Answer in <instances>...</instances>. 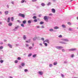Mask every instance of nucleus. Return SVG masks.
Here are the masks:
<instances>
[{
	"instance_id": "nucleus-41",
	"label": "nucleus",
	"mask_w": 78,
	"mask_h": 78,
	"mask_svg": "<svg viewBox=\"0 0 78 78\" xmlns=\"http://www.w3.org/2000/svg\"><path fill=\"white\" fill-rule=\"evenodd\" d=\"M37 0H32V2H37Z\"/></svg>"
},
{
	"instance_id": "nucleus-56",
	"label": "nucleus",
	"mask_w": 78,
	"mask_h": 78,
	"mask_svg": "<svg viewBox=\"0 0 78 78\" xmlns=\"http://www.w3.org/2000/svg\"><path fill=\"white\" fill-rule=\"evenodd\" d=\"M64 64H67V62L66 61H65L64 62Z\"/></svg>"
},
{
	"instance_id": "nucleus-24",
	"label": "nucleus",
	"mask_w": 78,
	"mask_h": 78,
	"mask_svg": "<svg viewBox=\"0 0 78 78\" xmlns=\"http://www.w3.org/2000/svg\"><path fill=\"white\" fill-rule=\"evenodd\" d=\"M37 56V54H34V55H33V58H35V57H36Z\"/></svg>"
},
{
	"instance_id": "nucleus-26",
	"label": "nucleus",
	"mask_w": 78,
	"mask_h": 78,
	"mask_svg": "<svg viewBox=\"0 0 78 78\" xmlns=\"http://www.w3.org/2000/svg\"><path fill=\"white\" fill-rule=\"evenodd\" d=\"M41 5L42 6H45V4L44 3H42L41 4Z\"/></svg>"
},
{
	"instance_id": "nucleus-21",
	"label": "nucleus",
	"mask_w": 78,
	"mask_h": 78,
	"mask_svg": "<svg viewBox=\"0 0 78 78\" xmlns=\"http://www.w3.org/2000/svg\"><path fill=\"white\" fill-rule=\"evenodd\" d=\"M57 64H58L57 62H54L53 65H54V66H56V65H57Z\"/></svg>"
},
{
	"instance_id": "nucleus-31",
	"label": "nucleus",
	"mask_w": 78,
	"mask_h": 78,
	"mask_svg": "<svg viewBox=\"0 0 78 78\" xmlns=\"http://www.w3.org/2000/svg\"><path fill=\"white\" fill-rule=\"evenodd\" d=\"M43 23H44V22L41 21L40 22V24L41 25H42Z\"/></svg>"
},
{
	"instance_id": "nucleus-2",
	"label": "nucleus",
	"mask_w": 78,
	"mask_h": 78,
	"mask_svg": "<svg viewBox=\"0 0 78 78\" xmlns=\"http://www.w3.org/2000/svg\"><path fill=\"white\" fill-rule=\"evenodd\" d=\"M61 40L63 41H64L65 42H69V40L66 38H63L61 39Z\"/></svg>"
},
{
	"instance_id": "nucleus-6",
	"label": "nucleus",
	"mask_w": 78,
	"mask_h": 78,
	"mask_svg": "<svg viewBox=\"0 0 78 78\" xmlns=\"http://www.w3.org/2000/svg\"><path fill=\"white\" fill-rule=\"evenodd\" d=\"M44 20H46V22H48V17H47V16H44Z\"/></svg>"
},
{
	"instance_id": "nucleus-37",
	"label": "nucleus",
	"mask_w": 78,
	"mask_h": 78,
	"mask_svg": "<svg viewBox=\"0 0 78 78\" xmlns=\"http://www.w3.org/2000/svg\"><path fill=\"white\" fill-rule=\"evenodd\" d=\"M3 47L2 46L0 47V49H1V50H2V49H3Z\"/></svg>"
},
{
	"instance_id": "nucleus-28",
	"label": "nucleus",
	"mask_w": 78,
	"mask_h": 78,
	"mask_svg": "<svg viewBox=\"0 0 78 78\" xmlns=\"http://www.w3.org/2000/svg\"><path fill=\"white\" fill-rule=\"evenodd\" d=\"M24 24H21V27H25V26H24Z\"/></svg>"
},
{
	"instance_id": "nucleus-54",
	"label": "nucleus",
	"mask_w": 78,
	"mask_h": 78,
	"mask_svg": "<svg viewBox=\"0 0 78 78\" xmlns=\"http://www.w3.org/2000/svg\"><path fill=\"white\" fill-rule=\"evenodd\" d=\"M49 15L51 16H53V14H52V13H50L49 14Z\"/></svg>"
},
{
	"instance_id": "nucleus-9",
	"label": "nucleus",
	"mask_w": 78,
	"mask_h": 78,
	"mask_svg": "<svg viewBox=\"0 0 78 78\" xmlns=\"http://www.w3.org/2000/svg\"><path fill=\"white\" fill-rule=\"evenodd\" d=\"M38 73L40 75H42L43 74V72L42 71H39L38 72Z\"/></svg>"
},
{
	"instance_id": "nucleus-52",
	"label": "nucleus",
	"mask_w": 78,
	"mask_h": 78,
	"mask_svg": "<svg viewBox=\"0 0 78 78\" xmlns=\"http://www.w3.org/2000/svg\"><path fill=\"white\" fill-rule=\"evenodd\" d=\"M41 40H42V41H44V38H41Z\"/></svg>"
},
{
	"instance_id": "nucleus-20",
	"label": "nucleus",
	"mask_w": 78,
	"mask_h": 78,
	"mask_svg": "<svg viewBox=\"0 0 78 78\" xmlns=\"http://www.w3.org/2000/svg\"><path fill=\"white\" fill-rule=\"evenodd\" d=\"M24 2H25V3H26L27 2H26V1H25V0H22L21 1V3H24Z\"/></svg>"
},
{
	"instance_id": "nucleus-60",
	"label": "nucleus",
	"mask_w": 78,
	"mask_h": 78,
	"mask_svg": "<svg viewBox=\"0 0 78 78\" xmlns=\"http://www.w3.org/2000/svg\"><path fill=\"white\" fill-rule=\"evenodd\" d=\"M18 22H19V23H20V20H17Z\"/></svg>"
},
{
	"instance_id": "nucleus-29",
	"label": "nucleus",
	"mask_w": 78,
	"mask_h": 78,
	"mask_svg": "<svg viewBox=\"0 0 78 78\" xmlns=\"http://www.w3.org/2000/svg\"><path fill=\"white\" fill-rule=\"evenodd\" d=\"M34 22H37V20L36 19H35L34 20Z\"/></svg>"
},
{
	"instance_id": "nucleus-4",
	"label": "nucleus",
	"mask_w": 78,
	"mask_h": 78,
	"mask_svg": "<svg viewBox=\"0 0 78 78\" xmlns=\"http://www.w3.org/2000/svg\"><path fill=\"white\" fill-rule=\"evenodd\" d=\"M56 48L57 49H58L59 50H61L62 49V48H63L64 47L62 46H57L56 47Z\"/></svg>"
},
{
	"instance_id": "nucleus-10",
	"label": "nucleus",
	"mask_w": 78,
	"mask_h": 78,
	"mask_svg": "<svg viewBox=\"0 0 78 78\" xmlns=\"http://www.w3.org/2000/svg\"><path fill=\"white\" fill-rule=\"evenodd\" d=\"M8 12H9L8 11H5L4 12V13L5 15H7L8 14Z\"/></svg>"
},
{
	"instance_id": "nucleus-32",
	"label": "nucleus",
	"mask_w": 78,
	"mask_h": 78,
	"mask_svg": "<svg viewBox=\"0 0 78 78\" xmlns=\"http://www.w3.org/2000/svg\"><path fill=\"white\" fill-rule=\"evenodd\" d=\"M67 24L68 25H72V24L70 22H68L67 23Z\"/></svg>"
},
{
	"instance_id": "nucleus-5",
	"label": "nucleus",
	"mask_w": 78,
	"mask_h": 78,
	"mask_svg": "<svg viewBox=\"0 0 78 78\" xmlns=\"http://www.w3.org/2000/svg\"><path fill=\"white\" fill-rule=\"evenodd\" d=\"M19 28V27L18 26H17L14 29H13V30L14 31H17V29Z\"/></svg>"
},
{
	"instance_id": "nucleus-63",
	"label": "nucleus",
	"mask_w": 78,
	"mask_h": 78,
	"mask_svg": "<svg viewBox=\"0 0 78 78\" xmlns=\"http://www.w3.org/2000/svg\"><path fill=\"white\" fill-rule=\"evenodd\" d=\"M41 15H39L38 16V17H41Z\"/></svg>"
},
{
	"instance_id": "nucleus-61",
	"label": "nucleus",
	"mask_w": 78,
	"mask_h": 78,
	"mask_svg": "<svg viewBox=\"0 0 78 78\" xmlns=\"http://www.w3.org/2000/svg\"><path fill=\"white\" fill-rule=\"evenodd\" d=\"M14 2L13 1H12L11 2V3H12V4H14Z\"/></svg>"
},
{
	"instance_id": "nucleus-13",
	"label": "nucleus",
	"mask_w": 78,
	"mask_h": 78,
	"mask_svg": "<svg viewBox=\"0 0 78 78\" xmlns=\"http://www.w3.org/2000/svg\"><path fill=\"white\" fill-rule=\"evenodd\" d=\"M51 11H52V12H53V13H55V9H51Z\"/></svg>"
},
{
	"instance_id": "nucleus-25",
	"label": "nucleus",
	"mask_w": 78,
	"mask_h": 78,
	"mask_svg": "<svg viewBox=\"0 0 78 78\" xmlns=\"http://www.w3.org/2000/svg\"><path fill=\"white\" fill-rule=\"evenodd\" d=\"M39 45L40 47H43V45H42V44H41V43Z\"/></svg>"
},
{
	"instance_id": "nucleus-48",
	"label": "nucleus",
	"mask_w": 78,
	"mask_h": 78,
	"mask_svg": "<svg viewBox=\"0 0 78 78\" xmlns=\"http://www.w3.org/2000/svg\"><path fill=\"white\" fill-rule=\"evenodd\" d=\"M69 30L70 31H72V28H69Z\"/></svg>"
},
{
	"instance_id": "nucleus-17",
	"label": "nucleus",
	"mask_w": 78,
	"mask_h": 78,
	"mask_svg": "<svg viewBox=\"0 0 78 78\" xmlns=\"http://www.w3.org/2000/svg\"><path fill=\"white\" fill-rule=\"evenodd\" d=\"M62 28H65L66 27V25L64 24H62Z\"/></svg>"
},
{
	"instance_id": "nucleus-57",
	"label": "nucleus",
	"mask_w": 78,
	"mask_h": 78,
	"mask_svg": "<svg viewBox=\"0 0 78 78\" xmlns=\"http://www.w3.org/2000/svg\"><path fill=\"white\" fill-rule=\"evenodd\" d=\"M6 6L8 8H9V5H6Z\"/></svg>"
},
{
	"instance_id": "nucleus-53",
	"label": "nucleus",
	"mask_w": 78,
	"mask_h": 78,
	"mask_svg": "<svg viewBox=\"0 0 78 78\" xmlns=\"http://www.w3.org/2000/svg\"><path fill=\"white\" fill-rule=\"evenodd\" d=\"M37 28H40V26H37Z\"/></svg>"
},
{
	"instance_id": "nucleus-3",
	"label": "nucleus",
	"mask_w": 78,
	"mask_h": 78,
	"mask_svg": "<svg viewBox=\"0 0 78 78\" xmlns=\"http://www.w3.org/2000/svg\"><path fill=\"white\" fill-rule=\"evenodd\" d=\"M77 49L76 48H71L68 50L69 51H76Z\"/></svg>"
},
{
	"instance_id": "nucleus-35",
	"label": "nucleus",
	"mask_w": 78,
	"mask_h": 78,
	"mask_svg": "<svg viewBox=\"0 0 78 78\" xmlns=\"http://www.w3.org/2000/svg\"><path fill=\"white\" fill-rule=\"evenodd\" d=\"M51 4V2H49L48 3V4H47V5H48V6H49V5H50Z\"/></svg>"
},
{
	"instance_id": "nucleus-50",
	"label": "nucleus",
	"mask_w": 78,
	"mask_h": 78,
	"mask_svg": "<svg viewBox=\"0 0 78 78\" xmlns=\"http://www.w3.org/2000/svg\"><path fill=\"white\" fill-rule=\"evenodd\" d=\"M61 76H62V77L63 78H64V75L62 74H61Z\"/></svg>"
},
{
	"instance_id": "nucleus-36",
	"label": "nucleus",
	"mask_w": 78,
	"mask_h": 78,
	"mask_svg": "<svg viewBox=\"0 0 78 78\" xmlns=\"http://www.w3.org/2000/svg\"><path fill=\"white\" fill-rule=\"evenodd\" d=\"M11 20L12 21H13V20H14V18L13 17H12L11 18Z\"/></svg>"
},
{
	"instance_id": "nucleus-47",
	"label": "nucleus",
	"mask_w": 78,
	"mask_h": 78,
	"mask_svg": "<svg viewBox=\"0 0 78 78\" xmlns=\"http://www.w3.org/2000/svg\"><path fill=\"white\" fill-rule=\"evenodd\" d=\"M44 45L46 46L47 47V45H48V44H47V43H45V44H44Z\"/></svg>"
},
{
	"instance_id": "nucleus-18",
	"label": "nucleus",
	"mask_w": 78,
	"mask_h": 78,
	"mask_svg": "<svg viewBox=\"0 0 78 78\" xmlns=\"http://www.w3.org/2000/svg\"><path fill=\"white\" fill-rule=\"evenodd\" d=\"M54 28L55 30H57V29H59V27L57 26H55L54 27Z\"/></svg>"
},
{
	"instance_id": "nucleus-49",
	"label": "nucleus",
	"mask_w": 78,
	"mask_h": 78,
	"mask_svg": "<svg viewBox=\"0 0 78 78\" xmlns=\"http://www.w3.org/2000/svg\"><path fill=\"white\" fill-rule=\"evenodd\" d=\"M62 52H65V49H62Z\"/></svg>"
},
{
	"instance_id": "nucleus-51",
	"label": "nucleus",
	"mask_w": 78,
	"mask_h": 78,
	"mask_svg": "<svg viewBox=\"0 0 78 78\" xmlns=\"http://www.w3.org/2000/svg\"><path fill=\"white\" fill-rule=\"evenodd\" d=\"M62 35H60L59 36H58V37H62Z\"/></svg>"
},
{
	"instance_id": "nucleus-11",
	"label": "nucleus",
	"mask_w": 78,
	"mask_h": 78,
	"mask_svg": "<svg viewBox=\"0 0 78 78\" xmlns=\"http://www.w3.org/2000/svg\"><path fill=\"white\" fill-rule=\"evenodd\" d=\"M44 42H47L48 44H49L50 43L49 42V40L48 39H46L44 41Z\"/></svg>"
},
{
	"instance_id": "nucleus-22",
	"label": "nucleus",
	"mask_w": 78,
	"mask_h": 78,
	"mask_svg": "<svg viewBox=\"0 0 78 78\" xmlns=\"http://www.w3.org/2000/svg\"><path fill=\"white\" fill-rule=\"evenodd\" d=\"M27 23L30 24L31 23V21L30 20H29L27 22Z\"/></svg>"
},
{
	"instance_id": "nucleus-27",
	"label": "nucleus",
	"mask_w": 78,
	"mask_h": 78,
	"mask_svg": "<svg viewBox=\"0 0 78 78\" xmlns=\"http://www.w3.org/2000/svg\"><path fill=\"white\" fill-rule=\"evenodd\" d=\"M33 18L34 19H36L37 18V17H36V16H34L33 17Z\"/></svg>"
},
{
	"instance_id": "nucleus-30",
	"label": "nucleus",
	"mask_w": 78,
	"mask_h": 78,
	"mask_svg": "<svg viewBox=\"0 0 78 78\" xmlns=\"http://www.w3.org/2000/svg\"><path fill=\"white\" fill-rule=\"evenodd\" d=\"M49 30L50 31H53V29H49Z\"/></svg>"
},
{
	"instance_id": "nucleus-7",
	"label": "nucleus",
	"mask_w": 78,
	"mask_h": 78,
	"mask_svg": "<svg viewBox=\"0 0 78 78\" xmlns=\"http://www.w3.org/2000/svg\"><path fill=\"white\" fill-rule=\"evenodd\" d=\"M21 65L22 67H25V63L24 62H22L21 64Z\"/></svg>"
},
{
	"instance_id": "nucleus-39",
	"label": "nucleus",
	"mask_w": 78,
	"mask_h": 78,
	"mask_svg": "<svg viewBox=\"0 0 78 78\" xmlns=\"http://www.w3.org/2000/svg\"><path fill=\"white\" fill-rule=\"evenodd\" d=\"M28 69H24V72H28Z\"/></svg>"
},
{
	"instance_id": "nucleus-15",
	"label": "nucleus",
	"mask_w": 78,
	"mask_h": 78,
	"mask_svg": "<svg viewBox=\"0 0 78 78\" xmlns=\"http://www.w3.org/2000/svg\"><path fill=\"white\" fill-rule=\"evenodd\" d=\"M23 24H26L27 23V21L24 20L23 21Z\"/></svg>"
},
{
	"instance_id": "nucleus-55",
	"label": "nucleus",
	"mask_w": 78,
	"mask_h": 78,
	"mask_svg": "<svg viewBox=\"0 0 78 78\" xmlns=\"http://www.w3.org/2000/svg\"><path fill=\"white\" fill-rule=\"evenodd\" d=\"M8 20L10 21V17H9L8 18Z\"/></svg>"
},
{
	"instance_id": "nucleus-1",
	"label": "nucleus",
	"mask_w": 78,
	"mask_h": 78,
	"mask_svg": "<svg viewBox=\"0 0 78 78\" xmlns=\"http://www.w3.org/2000/svg\"><path fill=\"white\" fill-rule=\"evenodd\" d=\"M18 16H20V17H22L23 19H24V18L25 17V16L24 14H22L21 13H19L18 14Z\"/></svg>"
},
{
	"instance_id": "nucleus-38",
	"label": "nucleus",
	"mask_w": 78,
	"mask_h": 78,
	"mask_svg": "<svg viewBox=\"0 0 78 78\" xmlns=\"http://www.w3.org/2000/svg\"><path fill=\"white\" fill-rule=\"evenodd\" d=\"M26 42L27 43H30V41L29 40V41H26Z\"/></svg>"
},
{
	"instance_id": "nucleus-14",
	"label": "nucleus",
	"mask_w": 78,
	"mask_h": 78,
	"mask_svg": "<svg viewBox=\"0 0 78 78\" xmlns=\"http://www.w3.org/2000/svg\"><path fill=\"white\" fill-rule=\"evenodd\" d=\"M8 47H9L10 48H12V45H11V44H8Z\"/></svg>"
},
{
	"instance_id": "nucleus-59",
	"label": "nucleus",
	"mask_w": 78,
	"mask_h": 78,
	"mask_svg": "<svg viewBox=\"0 0 78 78\" xmlns=\"http://www.w3.org/2000/svg\"><path fill=\"white\" fill-rule=\"evenodd\" d=\"M54 32H56V30H53V31Z\"/></svg>"
},
{
	"instance_id": "nucleus-12",
	"label": "nucleus",
	"mask_w": 78,
	"mask_h": 78,
	"mask_svg": "<svg viewBox=\"0 0 78 78\" xmlns=\"http://www.w3.org/2000/svg\"><path fill=\"white\" fill-rule=\"evenodd\" d=\"M37 37H35L33 38V41H35L36 40V39H37Z\"/></svg>"
},
{
	"instance_id": "nucleus-16",
	"label": "nucleus",
	"mask_w": 78,
	"mask_h": 78,
	"mask_svg": "<svg viewBox=\"0 0 78 78\" xmlns=\"http://www.w3.org/2000/svg\"><path fill=\"white\" fill-rule=\"evenodd\" d=\"M23 39L24 40H26V39H27V37H26V36L25 35H23Z\"/></svg>"
},
{
	"instance_id": "nucleus-44",
	"label": "nucleus",
	"mask_w": 78,
	"mask_h": 78,
	"mask_svg": "<svg viewBox=\"0 0 78 78\" xmlns=\"http://www.w3.org/2000/svg\"><path fill=\"white\" fill-rule=\"evenodd\" d=\"M71 58H73L74 57V54H72L71 55Z\"/></svg>"
},
{
	"instance_id": "nucleus-34",
	"label": "nucleus",
	"mask_w": 78,
	"mask_h": 78,
	"mask_svg": "<svg viewBox=\"0 0 78 78\" xmlns=\"http://www.w3.org/2000/svg\"><path fill=\"white\" fill-rule=\"evenodd\" d=\"M53 66V65H52V64H49V67H52Z\"/></svg>"
},
{
	"instance_id": "nucleus-23",
	"label": "nucleus",
	"mask_w": 78,
	"mask_h": 78,
	"mask_svg": "<svg viewBox=\"0 0 78 78\" xmlns=\"http://www.w3.org/2000/svg\"><path fill=\"white\" fill-rule=\"evenodd\" d=\"M31 55H32V54L31 53H30L28 55V57H30V56H31Z\"/></svg>"
},
{
	"instance_id": "nucleus-43",
	"label": "nucleus",
	"mask_w": 78,
	"mask_h": 78,
	"mask_svg": "<svg viewBox=\"0 0 78 78\" xmlns=\"http://www.w3.org/2000/svg\"><path fill=\"white\" fill-rule=\"evenodd\" d=\"M15 63H16V64H17V63L18 62V61L16 60H15Z\"/></svg>"
},
{
	"instance_id": "nucleus-33",
	"label": "nucleus",
	"mask_w": 78,
	"mask_h": 78,
	"mask_svg": "<svg viewBox=\"0 0 78 78\" xmlns=\"http://www.w3.org/2000/svg\"><path fill=\"white\" fill-rule=\"evenodd\" d=\"M33 48V47L30 46L29 47V50H31V49H32Z\"/></svg>"
},
{
	"instance_id": "nucleus-46",
	"label": "nucleus",
	"mask_w": 78,
	"mask_h": 78,
	"mask_svg": "<svg viewBox=\"0 0 78 78\" xmlns=\"http://www.w3.org/2000/svg\"><path fill=\"white\" fill-rule=\"evenodd\" d=\"M19 69H22V66L20 65H19Z\"/></svg>"
},
{
	"instance_id": "nucleus-45",
	"label": "nucleus",
	"mask_w": 78,
	"mask_h": 78,
	"mask_svg": "<svg viewBox=\"0 0 78 78\" xmlns=\"http://www.w3.org/2000/svg\"><path fill=\"white\" fill-rule=\"evenodd\" d=\"M26 47H29V44H26Z\"/></svg>"
},
{
	"instance_id": "nucleus-42",
	"label": "nucleus",
	"mask_w": 78,
	"mask_h": 78,
	"mask_svg": "<svg viewBox=\"0 0 78 78\" xmlns=\"http://www.w3.org/2000/svg\"><path fill=\"white\" fill-rule=\"evenodd\" d=\"M1 63H3V60H1L0 61Z\"/></svg>"
},
{
	"instance_id": "nucleus-40",
	"label": "nucleus",
	"mask_w": 78,
	"mask_h": 78,
	"mask_svg": "<svg viewBox=\"0 0 78 78\" xmlns=\"http://www.w3.org/2000/svg\"><path fill=\"white\" fill-rule=\"evenodd\" d=\"M17 59L18 60H20V59H21V58L20 57H18Z\"/></svg>"
},
{
	"instance_id": "nucleus-58",
	"label": "nucleus",
	"mask_w": 78,
	"mask_h": 78,
	"mask_svg": "<svg viewBox=\"0 0 78 78\" xmlns=\"http://www.w3.org/2000/svg\"><path fill=\"white\" fill-rule=\"evenodd\" d=\"M41 28H44V27L43 26H41Z\"/></svg>"
},
{
	"instance_id": "nucleus-64",
	"label": "nucleus",
	"mask_w": 78,
	"mask_h": 78,
	"mask_svg": "<svg viewBox=\"0 0 78 78\" xmlns=\"http://www.w3.org/2000/svg\"><path fill=\"white\" fill-rule=\"evenodd\" d=\"M0 14H2V12H0Z\"/></svg>"
},
{
	"instance_id": "nucleus-19",
	"label": "nucleus",
	"mask_w": 78,
	"mask_h": 78,
	"mask_svg": "<svg viewBox=\"0 0 78 78\" xmlns=\"http://www.w3.org/2000/svg\"><path fill=\"white\" fill-rule=\"evenodd\" d=\"M12 25V23H9L8 24V25L9 26V27H11Z\"/></svg>"
},
{
	"instance_id": "nucleus-62",
	"label": "nucleus",
	"mask_w": 78,
	"mask_h": 78,
	"mask_svg": "<svg viewBox=\"0 0 78 78\" xmlns=\"http://www.w3.org/2000/svg\"><path fill=\"white\" fill-rule=\"evenodd\" d=\"M3 43H2V42H1L0 43V44H3Z\"/></svg>"
},
{
	"instance_id": "nucleus-8",
	"label": "nucleus",
	"mask_w": 78,
	"mask_h": 78,
	"mask_svg": "<svg viewBox=\"0 0 78 78\" xmlns=\"http://www.w3.org/2000/svg\"><path fill=\"white\" fill-rule=\"evenodd\" d=\"M59 43L62 44H67V43L64 41H60Z\"/></svg>"
}]
</instances>
